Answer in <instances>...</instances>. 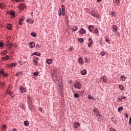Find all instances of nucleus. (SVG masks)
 Instances as JSON below:
<instances>
[{
	"instance_id": "nucleus-9",
	"label": "nucleus",
	"mask_w": 131,
	"mask_h": 131,
	"mask_svg": "<svg viewBox=\"0 0 131 131\" xmlns=\"http://www.w3.org/2000/svg\"><path fill=\"white\" fill-rule=\"evenodd\" d=\"M29 47H30V48H31V49L34 48V47H35V43H34V42H31L29 43Z\"/></svg>"
},
{
	"instance_id": "nucleus-13",
	"label": "nucleus",
	"mask_w": 131,
	"mask_h": 131,
	"mask_svg": "<svg viewBox=\"0 0 131 131\" xmlns=\"http://www.w3.org/2000/svg\"><path fill=\"white\" fill-rule=\"evenodd\" d=\"M113 2L115 4V5H117V6H120V1H119V0H114Z\"/></svg>"
},
{
	"instance_id": "nucleus-6",
	"label": "nucleus",
	"mask_w": 131,
	"mask_h": 131,
	"mask_svg": "<svg viewBox=\"0 0 131 131\" xmlns=\"http://www.w3.org/2000/svg\"><path fill=\"white\" fill-rule=\"evenodd\" d=\"M100 81L101 82H105L106 83V82H107V77L106 76H103L102 77H101L100 78Z\"/></svg>"
},
{
	"instance_id": "nucleus-3",
	"label": "nucleus",
	"mask_w": 131,
	"mask_h": 131,
	"mask_svg": "<svg viewBox=\"0 0 131 131\" xmlns=\"http://www.w3.org/2000/svg\"><path fill=\"white\" fill-rule=\"evenodd\" d=\"M74 88H75V89H77L78 90H80L81 84L78 81H76L74 84Z\"/></svg>"
},
{
	"instance_id": "nucleus-14",
	"label": "nucleus",
	"mask_w": 131,
	"mask_h": 131,
	"mask_svg": "<svg viewBox=\"0 0 131 131\" xmlns=\"http://www.w3.org/2000/svg\"><path fill=\"white\" fill-rule=\"evenodd\" d=\"M27 22L29 23V24H33L34 20H33L32 19H28L27 20Z\"/></svg>"
},
{
	"instance_id": "nucleus-53",
	"label": "nucleus",
	"mask_w": 131,
	"mask_h": 131,
	"mask_svg": "<svg viewBox=\"0 0 131 131\" xmlns=\"http://www.w3.org/2000/svg\"><path fill=\"white\" fill-rule=\"evenodd\" d=\"M10 66H11V67H14V66H15V64H14V63H11V64H10Z\"/></svg>"
},
{
	"instance_id": "nucleus-54",
	"label": "nucleus",
	"mask_w": 131,
	"mask_h": 131,
	"mask_svg": "<svg viewBox=\"0 0 131 131\" xmlns=\"http://www.w3.org/2000/svg\"><path fill=\"white\" fill-rule=\"evenodd\" d=\"M96 13H95L94 11H93V12H92V13H91V15H92V16H93V15H95V14H96Z\"/></svg>"
},
{
	"instance_id": "nucleus-19",
	"label": "nucleus",
	"mask_w": 131,
	"mask_h": 131,
	"mask_svg": "<svg viewBox=\"0 0 131 131\" xmlns=\"http://www.w3.org/2000/svg\"><path fill=\"white\" fill-rule=\"evenodd\" d=\"M52 62H53L52 59H47V60H46V62L48 64H52Z\"/></svg>"
},
{
	"instance_id": "nucleus-45",
	"label": "nucleus",
	"mask_w": 131,
	"mask_h": 131,
	"mask_svg": "<svg viewBox=\"0 0 131 131\" xmlns=\"http://www.w3.org/2000/svg\"><path fill=\"white\" fill-rule=\"evenodd\" d=\"M4 47V43L3 42H0V47L3 48Z\"/></svg>"
},
{
	"instance_id": "nucleus-37",
	"label": "nucleus",
	"mask_w": 131,
	"mask_h": 131,
	"mask_svg": "<svg viewBox=\"0 0 131 131\" xmlns=\"http://www.w3.org/2000/svg\"><path fill=\"white\" fill-rule=\"evenodd\" d=\"M94 33H95L96 34H97V33H99V30H98L97 28L95 29Z\"/></svg>"
},
{
	"instance_id": "nucleus-39",
	"label": "nucleus",
	"mask_w": 131,
	"mask_h": 131,
	"mask_svg": "<svg viewBox=\"0 0 131 131\" xmlns=\"http://www.w3.org/2000/svg\"><path fill=\"white\" fill-rule=\"evenodd\" d=\"M83 38H80L78 39V41L79 42H83Z\"/></svg>"
},
{
	"instance_id": "nucleus-36",
	"label": "nucleus",
	"mask_w": 131,
	"mask_h": 131,
	"mask_svg": "<svg viewBox=\"0 0 131 131\" xmlns=\"http://www.w3.org/2000/svg\"><path fill=\"white\" fill-rule=\"evenodd\" d=\"M105 41H106V42H109V41H110L109 38H108L107 37H105Z\"/></svg>"
},
{
	"instance_id": "nucleus-58",
	"label": "nucleus",
	"mask_w": 131,
	"mask_h": 131,
	"mask_svg": "<svg viewBox=\"0 0 131 131\" xmlns=\"http://www.w3.org/2000/svg\"><path fill=\"white\" fill-rule=\"evenodd\" d=\"M22 0H15V2H17V3H19V2H21Z\"/></svg>"
},
{
	"instance_id": "nucleus-61",
	"label": "nucleus",
	"mask_w": 131,
	"mask_h": 131,
	"mask_svg": "<svg viewBox=\"0 0 131 131\" xmlns=\"http://www.w3.org/2000/svg\"><path fill=\"white\" fill-rule=\"evenodd\" d=\"M70 51H72V48H70Z\"/></svg>"
},
{
	"instance_id": "nucleus-33",
	"label": "nucleus",
	"mask_w": 131,
	"mask_h": 131,
	"mask_svg": "<svg viewBox=\"0 0 131 131\" xmlns=\"http://www.w3.org/2000/svg\"><path fill=\"white\" fill-rule=\"evenodd\" d=\"M4 85H5V83L4 82H0V89L1 88H4Z\"/></svg>"
},
{
	"instance_id": "nucleus-46",
	"label": "nucleus",
	"mask_w": 131,
	"mask_h": 131,
	"mask_svg": "<svg viewBox=\"0 0 131 131\" xmlns=\"http://www.w3.org/2000/svg\"><path fill=\"white\" fill-rule=\"evenodd\" d=\"M33 75H34L35 76H36L38 75V72H34L33 73Z\"/></svg>"
},
{
	"instance_id": "nucleus-31",
	"label": "nucleus",
	"mask_w": 131,
	"mask_h": 131,
	"mask_svg": "<svg viewBox=\"0 0 131 131\" xmlns=\"http://www.w3.org/2000/svg\"><path fill=\"white\" fill-rule=\"evenodd\" d=\"M21 75H22V72H19L17 73L15 75L16 76H21Z\"/></svg>"
},
{
	"instance_id": "nucleus-44",
	"label": "nucleus",
	"mask_w": 131,
	"mask_h": 131,
	"mask_svg": "<svg viewBox=\"0 0 131 131\" xmlns=\"http://www.w3.org/2000/svg\"><path fill=\"white\" fill-rule=\"evenodd\" d=\"M25 19V17L23 16L22 18L20 19V21L23 22V21H24Z\"/></svg>"
},
{
	"instance_id": "nucleus-28",
	"label": "nucleus",
	"mask_w": 131,
	"mask_h": 131,
	"mask_svg": "<svg viewBox=\"0 0 131 131\" xmlns=\"http://www.w3.org/2000/svg\"><path fill=\"white\" fill-rule=\"evenodd\" d=\"M7 94H8V95H10V96H12V95H13V92H11V91H10V90L8 89L7 90Z\"/></svg>"
},
{
	"instance_id": "nucleus-35",
	"label": "nucleus",
	"mask_w": 131,
	"mask_h": 131,
	"mask_svg": "<svg viewBox=\"0 0 131 131\" xmlns=\"http://www.w3.org/2000/svg\"><path fill=\"white\" fill-rule=\"evenodd\" d=\"M74 98H79V95H78L77 93H75L74 94Z\"/></svg>"
},
{
	"instance_id": "nucleus-26",
	"label": "nucleus",
	"mask_w": 131,
	"mask_h": 131,
	"mask_svg": "<svg viewBox=\"0 0 131 131\" xmlns=\"http://www.w3.org/2000/svg\"><path fill=\"white\" fill-rule=\"evenodd\" d=\"M122 110H123V107H122V106L119 107L118 109V112H122Z\"/></svg>"
},
{
	"instance_id": "nucleus-7",
	"label": "nucleus",
	"mask_w": 131,
	"mask_h": 131,
	"mask_svg": "<svg viewBox=\"0 0 131 131\" xmlns=\"http://www.w3.org/2000/svg\"><path fill=\"white\" fill-rule=\"evenodd\" d=\"M89 43H88V47L89 48H92V46H93V43L94 41H93V39L91 38L89 39Z\"/></svg>"
},
{
	"instance_id": "nucleus-22",
	"label": "nucleus",
	"mask_w": 131,
	"mask_h": 131,
	"mask_svg": "<svg viewBox=\"0 0 131 131\" xmlns=\"http://www.w3.org/2000/svg\"><path fill=\"white\" fill-rule=\"evenodd\" d=\"M119 89L121 91H124V87L122 85H119Z\"/></svg>"
},
{
	"instance_id": "nucleus-52",
	"label": "nucleus",
	"mask_w": 131,
	"mask_h": 131,
	"mask_svg": "<svg viewBox=\"0 0 131 131\" xmlns=\"http://www.w3.org/2000/svg\"><path fill=\"white\" fill-rule=\"evenodd\" d=\"M2 60H3V61H6V58H5V57H2Z\"/></svg>"
},
{
	"instance_id": "nucleus-48",
	"label": "nucleus",
	"mask_w": 131,
	"mask_h": 131,
	"mask_svg": "<svg viewBox=\"0 0 131 131\" xmlns=\"http://www.w3.org/2000/svg\"><path fill=\"white\" fill-rule=\"evenodd\" d=\"M38 110L40 111V112H42V108L38 107Z\"/></svg>"
},
{
	"instance_id": "nucleus-30",
	"label": "nucleus",
	"mask_w": 131,
	"mask_h": 131,
	"mask_svg": "<svg viewBox=\"0 0 131 131\" xmlns=\"http://www.w3.org/2000/svg\"><path fill=\"white\" fill-rule=\"evenodd\" d=\"M7 28L8 29H9V30H11V29H12V25L11 24H8L7 25Z\"/></svg>"
},
{
	"instance_id": "nucleus-5",
	"label": "nucleus",
	"mask_w": 131,
	"mask_h": 131,
	"mask_svg": "<svg viewBox=\"0 0 131 131\" xmlns=\"http://www.w3.org/2000/svg\"><path fill=\"white\" fill-rule=\"evenodd\" d=\"M93 112L94 113L95 115H96V116L97 117H100V116H101V114H100V112H99V110L94 108L93 110Z\"/></svg>"
},
{
	"instance_id": "nucleus-17",
	"label": "nucleus",
	"mask_w": 131,
	"mask_h": 131,
	"mask_svg": "<svg viewBox=\"0 0 131 131\" xmlns=\"http://www.w3.org/2000/svg\"><path fill=\"white\" fill-rule=\"evenodd\" d=\"M79 33H80V34H84V33H85V31L83 29H81V30L79 31Z\"/></svg>"
},
{
	"instance_id": "nucleus-32",
	"label": "nucleus",
	"mask_w": 131,
	"mask_h": 131,
	"mask_svg": "<svg viewBox=\"0 0 131 131\" xmlns=\"http://www.w3.org/2000/svg\"><path fill=\"white\" fill-rule=\"evenodd\" d=\"M88 98L89 99V100H95L94 99V97H93L91 95H88Z\"/></svg>"
},
{
	"instance_id": "nucleus-34",
	"label": "nucleus",
	"mask_w": 131,
	"mask_h": 131,
	"mask_svg": "<svg viewBox=\"0 0 131 131\" xmlns=\"http://www.w3.org/2000/svg\"><path fill=\"white\" fill-rule=\"evenodd\" d=\"M31 35L33 37H36V34H35V33H33V32L31 33Z\"/></svg>"
},
{
	"instance_id": "nucleus-20",
	"label": "nucleus",
	"mask_w": 131,
	"mask_h": 131,
	"mask_svg": "<svg viewBox=\"0 0 131 131\" xmlns=\"http://www.w3.org/2000/svg\"><path fill=\"white\" fill-rule=\"evenodd\" d=\"M26 6H25V4H21L20 5H19V7L20 8V9H21V10H24V9H25V7H26Z\"/></svg>"
},
{
	"instance_id": "nucleus-16",
	"label": "nucleus",
	"mask_w": 131,
	"mask_h": 131,
	"mask_svg": "<svg viewBox=\"0 0 131 131\" xmlns=\"http://www.w3.org/2000/svg\"><path fill=\"white\" fill-rule=\"evenodd\" d=\"M94 29V26H89V30L90 32H93V30Z\"/></svg>"
},
{
	"instance_id": "nucleus-57",
	"label": "nucleus",
	"mask_w": 131,
	"mask_h": 131,
	"mask_svg": "<svg viewBox=\"0 0 131 131\" xmlns=\"http://www.w3.org/2000/svg\"><path fill=\"white\" fill-rule=\"evenodd\" d=\"M125 116L127 118H128V114H125Z\"/></svg>"
},
{
	"instance_id": "nucleus-38",
	"label": "nucleus",
	"mask_w": 131,
	"mask_h": 131,
	"mask_svg": "<svg viewBox=\"0 0 131 131\" xmlns=\"http://www.w3.org/2000/svg\"><path fill=\"white\" fill-rule=\"evenodd\" d=\"M4 7H5V4L1 3L0 4V8H1V9H3V8H4Z\"/></svg>"
},
{
	"instance_id": "nucleus-24",
	"label": "nucleus",
	"mask_w": 131,
	"mask_h": 131,
	"mask_svg": "<svg viewBox=\"0 0 131 131\" xmlns=\"http://www.w3.org/2000/svg\"><path fill=\"white\" fill-rule=\"evenodd\" d=\"M92 16L94 17V18H99V14L97 13L94 14H92Z\"/></svg>"
},
{
	"instance_id": "nucleus-60",
	"label": "nucleus",
	"mask_w": 131,
	"mask_h": 131,
	"mask_svg": "<svg viewBox=\"0 0 131 131\" xmlns=\"http://www.w3.org/2000/svg\"><path fill=\"white\" fill-rule=\"evenodd\" d=\"M12 131H17V129L16 128H14Z\"/></svg>"
},
{
	"instance_id": "nucleus-27",
	"label": "nucleus",
	"mask_w": 131,
	"mask_h": 131,
	"mask_svg": "<svg viewBox=\"0 0 131 131\" xmlns=\"http://www.w3.org/2000/svg\"><path fill=\"white\" fill-rule=\"evenodd\" d=\"M33 55H34L35 56H38V57H39V56H40V53L38 52H34Z\"/></svg>"
},
{
	"instance_id": "nucleus-21",
	"label": "nucleus",
	"mask_w": 131,
	"mask_h": 131,
	"mask_svg": "<svg viewBox=\"0 0 131 131\" xmlns=\"http://www.w3.org/2000/svg\"><path fill=\"white\" fill-rule=\"evenodd\" d=\"M80 73L82 74V75H85V74H86V70H83L81 71Z\"/></svg>"
},
{
	"instance_id": "nucleus-40",
	"label": "nucleus",
	"mask_w": 131,
	"mask_h": 131,
	"mask_svg": "<svg viewBox=\"0 0 131 131\" xmlns=\"http://www.w3.org/2000/svg\"><path fill=\"white\" fill-rule=\"evenodd\" d=\"M85 62L86 63H89L90 62V60L89 59H88V58L85 57Z\"/></svg>"
},
{
	"instance_id": "nucleus-56",
	"label": "nucleus",
	"mask_w": 131,
	"mask_h": 131,
	"mask_svg": "<svg viewBox=\"0 0 131 131\" xmlns=\"http://www.w3.org/2000/svg\"><path fill=\"white\" fill-rule=\"evenodd\" d=\"M129 124H131V117H130V118H129Z\"/></svg>"
},
{
	"instance_id": "nucleus-42",
	"label": "nucleus",
	"mask_w": 131,
	"mask_h": 131,
	"mask_svg": "<svg viewBox=\"0 0 131 131\" xmlns=\"http://www.w3.org/2000/svg\"><path fill=\"white\" fill-rule=\"evenodd\" d=\"M13 45H12V44H11V43H10V44H8V45H7V47H8V48H9V49H11V48H12V46Z\"/></svg>"
},
{
	"instance_id": "nucleus-15",
	"label": "nucleus",
	"mask_w": 131,
	"mask_h": 131,
	"mask_svg": "<svg viewBox=\"0 0 131 131\" xmlns=\"http://www.w3.org/2000/svg\"><path fill=\"white\" fill-rule=\"evenodd\" d=\"M20 91L21 93H26V89L24 87H20Z\"/></svg>"
},
{
	"instance_id": "nucleus-51",
	"label": "nucleus",
	"mask_w": 131,
	"mask_h": 131,
	"mask_svg": "<svg viewBox=\"0 0 131 131\" xmlns=\"http://www.w3.org/2000/svg\"><path fill=\"white\" fill-rule=\"evenodd\" d=\"M6 127H7L6 125L3 126L2 129H6Z\"/></svg>"
},
{
	"instance_id": "nucleus-8",
	"label": "nucleus",
	"mask_w": 131,
	"mask_h": 131,
	"mask_svg": "<svg viewBox=\"0 0 131 131\" xmlns=\"http://www.w3.org/2000/svg\"><path fill=\"white\" fill-rule=\"evenodd\" d=\"M2 75L6 77L8 76V74L5 73V72L1 70H0V77L2 76Z\"/></svg>"
},
{
	"instance_id": "nucleus-12",
	"label": "nucleus",
	"mask_w": 131,
	"mask_h": 131,
	"mask_svg": "<svg viewBox=\"0 0 131 131\" xmlns=\"http://www.w3.org/2000/svg\"><path fill=\"white\" fill-rule=\"evenodd\" d=\"M80 125V123L79 122H76L74 123V127L75 128H77L78 126H79Z\"/></svg>"
},
{
	"instance_id": "nucleus-49",
	"label": "nucleus",
	"mask_w": 131,
	"mask_h": 131,
	"mask_svg": "<svg viewBox=\"0 0 131 131\" xmlns=\"http://www.w3.org/2000/svg\"><path fill=\"white\" fill-rule=\"evenodd\" d=\"M112 16H114V17H115V12H112Z\"/></svg>"
},
{
	"instance_id": "nucleus-4",
	"label": "nucleus",
	"mask_w": 131,
	"mask_h": 131,
	"mask_svg": "<svg viewBox=\"0 0 131 131\" xmlns=\"http://www.w3.org/2000/svg\"><path fill=\"white\" fill-rule=\"evenodd\" d=\"M33 62L34 63V65L35 66H37V64H38V58L34 56L33 58Z\"/></svg>"
},
{
	"instance_id": "nucleus-2",
	"label": "nucleus",
	"mask_w": 131,
	"mask_h": 131,
	"mask_svg": "<svg viewBox=\"0 0 131 131\" xmlns=\"http://www.w3.org/2000/svg\"><path fill=\"white\" fill-rule=\"evenodd\" d=\"M112 28L113 29V32H115L116 34H117V35H118L119 37V36H120V34L118 32H117V30H118L117 26L113 25L112 26Z\"/></svg>"
},
{
	"instance_id": "nucleus-50",
	"label": "nucleus",
	"mask_w": 131,
	"mask_h": 131,
	"mask_svg": "<svg viewBox=\"0 0 131 131\" xmlns=\"http://www.w3.org/2000/svg\"><path fill=\"white\" fill-rule=\"evenodd\" d=\"M6 60H9V56L6 55V57H5Z\"/></svg>"
},
{
	"instance_id": "nucleus-1",
	"label": "nucleus",
	"mask_w": 131,
	"mask_h": 131,
	"mask_svg": "<svg viewBox=\"0 0 131 131\" xmlns=\"http://www.w3.org/2000/svg\"><path fill=\"white\" fill-rule=\"evenodd\" d=\"M61 8H59L58 10V15L61 17V15L65 16V6L64 5L61 6Z\"/></svg>"
},
{
	"instance_id": "nucleus-29",
	"label": "nucleus",
	"mask_w": 131,
	"mask_h": 131,
	"mask_svg": "<svg viewBox=\"0 0 131 131\" xmlns=\"http://www.w3.org/2000/svg\"><path fill=\"white\" fill-rule=\"evenodd\" d=\"M24 124L26 126H28L29 125V122L28 121H25Z\"/></svg>"
},
{
	"instance_id": "nucleus-11",
	"label": "nucleus",
	"mask_w": 131,
	"mask_h": 131,
	"mask_svg": "<svg viewBox=\"0 0 131 131\" xmlns=\"http://www.w3.org/2000/svg\"><path fill=\"white\" fill-rule=\"evenodd\" d=\"M8 14H9V15H11L12 17H15L16 16V15H15V12H14V11H9Z\"/></svg>"
},
{
	"instance_id": "nucleus-55",
	"label": "nucleus",
	"mask_w": 131,
	"mask_h": 131,
	"mask_svg": "<svg viewBox=\"0 0 131 131\" xmlns=\"http://www.w3.org/2000/svg\"><path fill=\"white\" fill-rule=\"evenodd\" d=\"M22 22H23V21H21V20H19V25H22Z\"/></svg>"
},
{
	"instance_id": "nucleus-10",
	"label": "nucleus",
	"mask_w": 131,
	"mask_h": 131,
	"mask_svg": "<svg viewBox=\"0 0 131 131\" xmlns=\"http://www.w3.org/2000/svg\"><path fill=\"white\" fill-rule=\"evenodd\" d=\"M71 29L72 31L75 32V31H77L78 28L76 26H74L71 27Z\"/></svg>"
},
{
	"instance_id": "nucleus-23",
	"label": "nucleus",
	"mask_w": 131,
	"mask_h": 131,
	"mask_svg": "<svg viewBox=\"0 0 131 131\" xmlns=\"http://www.w3.org/2000/svg\"><path fill=\"white\" fill-rule=\"evenodd\" d=\"M8 53V51L7 50L3 51L2 52H1V54L3 56H5V55H7Z\"/></svg>"
},
{
	"instance_id": "nucleus-43",
	"label": "nucleus",
	"mask_w": 131,
	"mask_h": 131,
	"mask_svg": "<svg viewBox=\"0 0 131 131\" xmlns=\"http://www.w3.org/2000/svg\"><path fill=\"white\" fill-rule=\"evenodd\" d=\"M121 100H126L127 98L126 97H125V96H122L121 97Z\"/></svg>"
},
{
	"instance_id": "nucleus-25",
	"label": "nucleus",
	"mask_w": 131,
	"mask_h": 131,
	"mask_svg": "<svg viewBox=\"0 0 131 131\" xmlns=\"http://www.w3.org/2000/svg\"><path fill=\"white\" fill-rule=\"evenodd\" d=\"M120 78L122 81H125V79H126V77H125L124 76H121Z\"/></svg>"
},
{
	"instance_id": "nucleus-47",
	"label": "nucleus",
	"mask_w": 131,
	"mask_h": 131,
	"mask_svg": "<svg viewBox=\"0 0 131 131\" xmlns=\"http://www.w3.org/2000/svg\"><path fill=\"white\" fill-rule=\"evenodd\" d=\"M100 55H101V56H105V52H101Z\"/></svg>"
},
{
	"instance_id": "nucleus-62",
	"label": "nucleus",
	"mask_w": 131,
	"mask_h": 131,
	"mask_svg": "<svg viewBox=\"0 0 131 131\" xmlns=\"http://www.w3.org/2000/svg\"><path fill=\"white\" fill-rule=\"evenodd\" d=\"M28 100H30V98L28 97Z\"/></svg>"
},
{
	"instance_id": "nucleus-18",
	"label": "nucleus",
	"mask_w": 131,
	"mask_h": 131,
	"mask_svg": "<svg viewBox=\"0 0 131 131\" xmlns=\"http://www.w3.org/2000/svg\"><path fill=\"white\" fill-rule=\"evenodd\" d=\"M79 63H80L82 65L83 64V59H82V58L80 57L78 60Z\"/></svg>"
},
{
	"instance_id": "nucleus-59",
	"label": "nucleus",
	"mask_w": 131,
	"mask_h": 131,
	"mask_svg": "<svg viewBox=\"0 0 131 131\" xmlns=\"http://www.w3.org/2000/svg\"><path fill=\"white\" fill-rule=\"evenodd\" d=\"M97 2L98 3H101V2H102V0H97Z\"/></svg>"
},
{
	"instance_id": "nucleus-41",
	"label": "nucleus",
	"mask_w": 131,
	"mask_h": 131,
	"mask_svg": "<svg viewBox=\"0 0 131 131\" xmlns=\"http://www.w3.org/2000/svg\"><path fill=\"white\" fill-rule=\"evenodd\" d=\"M117 102L118 103H120V102H122V100L121 98H118V100L117 101Z\"/></svg>"
}]
</instances>
